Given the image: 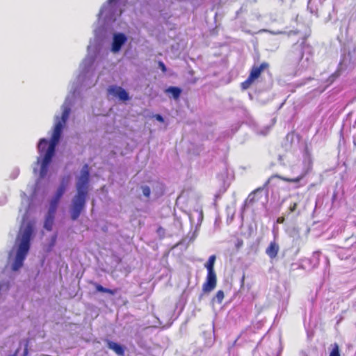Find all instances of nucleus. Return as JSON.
<instances>
[{"label": "nucleus", "instance_id": "26", "mask_svg": "<svg viewBox=\"0 0 356 356\" xmlns=\"http://www.w3.org/2000/svg\"><path fill=\"white\" fill-rule=\"evenodd\" d=\"M355 13H353L352 17H354L355 18H356V3L355 5Z\"/></svg>", "mask_w": 356, "mask_h": 356}, {"label": "nucleus", "instance_id": "8", "mask_svg": "<svg viewBox=\"0 0 356 356\" xmlns=\"http://www.w3.org/2000/svg\"><path fill=\"white\" fill-rule=\"evenodd\" d=\"M263 188L259 187L249 194L245 200L244 206L247 208L253 207L254 204L261 199V196L259 193L262 191Z\"/></svg>", "mask_w": 356, "mask_h": 356}, {"label": "nucleus", "instance_id": "19", "mask_svg": "<svg viewBox=\"0 0 356 356\" xmlns=\"http://www.w3.org/2000/svg\"><path fill=\"white\" fill-rule=\"evenodd\" d=\"M337 76H338V73H337V72H336V73H334V74H332V75L330 76V78H329V80H328V81H329V83H328L327 84H326V86L323 88V89H322V90H321V91H323V90H325V88L326 87H327L330 84H331V83L334 81V79H335Z\"/></svg>", "mask_w": 356, "mask_h": 356}, {"label": "nucleus", "instance_id": "29", "mask_svg": "<svg viewBox=\"0 0 356 356\" xmlns=\"http://www.w3.org/2000/svg\"><path fill=\"white\" fill-rule=\"evenodd\" d=\"M271 178H281V177L280 176H278V175H273L271 177Z\"/></svg>", "mask_w": 356, "mask_h": 356}, {"label": "nucleus", "instance_id": "11", "mask_svg": "<svg viewBox=\"0 0 356 356\" xmlns=\"http://www.w3.org/2000/svg\"><path fill=\"white\" fill-rule=\"evenodd\" d=\"M279 250V245L275 241H272L266 248V253L270 259H275L277 256Z\"/></svg>", "mask_w": 356, "mask_h": 356}, {"label": "nucleus", "instance_id": "4", "mask_svg": "<svg viewBox=\"0 0 356 356\" xmlns=\"http://www.w3.org/2000/svg\"><path fill=\"white\" fill-rule=\"evenodd\" d=\"M216 259V257L215 255H211L204 264V267L207 270L206 280L202 284V291L204 293H209L212 291L217 284V276L214 270Z\"/></svg>", "mask_w": 356, "mask_h": 356}, {"label": "nucleus", "instance_id": "12", "mask_svg": "<svg viewBox=\"0 0 356 356\" xmlns=\"http://www.w3.org/2000/svg\"><path fill=\"white\" fill-rule=\"evenodd\" d=\"M107 346L109 349L113 350L118 355L122 356L124 354V348L115 342L108 341Z\"/></svg>", "mask_w": 356, "mask_h": 356}, {"label": "nucleus", "instance_id": "1", "mask_svg": "<svg viewBox=\"0 0 356 356\" xmlns=\"http://www.w3.org/2000/svg\"><path fill=\"white\" fill-rule=\"evenodd\" d=\"M70 108L65 106L63 109L61 117H57L52 136L49 142L45 138H41L38 144V150L39 154L42 156V158L38 157L37 162L40 163V177L44 178L49 172V168L51 163L52 159L55 154L56 147L58 143L63 129L65 126L67 120L70 113Z\"/></svg>", "mask_w": 356, "mask_h": 356}, {"label": "nucleus", "instance_id": "18", "mask_svg": "<svg viewBox=\"0 0 356 356\" xmlns=\"http://www.w3.org/2000/svg\"><path fill=\"white\" fill-rule=\"evenodd\" d=\"M80 178H89V170H88V165H85L82 170V174L80 177Z\"/></svg>", "mask_w": 356, "mask_h": 356}, {"label": "nucleus", "instance_id": "14", "mask_svg": "<svg viewBox=\"0 0 356 356\" xmlns=\"http://www.w3.org/2000/svg\"><path fill=\"white\" fill-rule=\"evenodd\" d=\"M93 286L95 287L96 291L101 293H106L110 295H115L118 291V289H110L107 288L103 287L102 285L97 283H92Z\"/></svg>", "mask_w": 356, "mask_h": 356}, {"label": "nucleus", "instance_id": "30", "mask_svg": "<svg viewBox=\"0 0 356 356\" xmlns=\"http://www.w3.org/2000/svg\"><path fill=\"white\" fill-rule=\"evenodd\" d=\"M269 182V179L266 181V185H267Z\"/></svg>", "mask_w": 356, "mask_h": 356}, {"label": "nucleus", "instance_id": "13", "mask_svg": "<svg viewBox=\"0 0 356 356\" xmlns=\"http://www.w3.org/2000/svg\"><path fill=\"white\" fill-rule=\"evenodd\" d=\"M55 213H56L48 211L44 223V227L48 231H51L52 229Z\"/></svg>", "mask_w": 356, "mask_h": 356}, {"label": "nucleus", "instance_id": "9", "mask_svg": "<svg viewBox=\"0 0 356 356\" xmlns=\"http://www.w3.org/2000/svg\"><path fill=\"white\" fill-rule=\"evenodd\" d=\"M108 92L109 94L112 95L114 97H118L119 99L122 101H127L129 99V94L127 93V92L120 86H111L108 88Z\"/></svg>", "mask_w": 356, "mask_h": 356}, {"label": "nucleus", "instance_id": "5", "mask_svg": "<svg viewBox=\"0 0 356 356\" xmlns=\"http://www.w3.org/2000/svg\"><path fill=\"white\" fill-rule=\"evenodd\" d=\"M269 68V64L266 62L261 63L259 65H254L250 71L248 77L241 83V87L243 90L248 89L253 83L257 80L261 73Z\"/></svg>", "mask_w": 356, "mask_h": 356}, {"label": "nucleus", "instance_id": "10", "mask_svg": "<svg viewBox=\"0 0 356 356\" xmlns=\"http://www.w3.org/2000/svg\"><path fill=\"white\" fill-rule=\"evenodd\" d=\"M126 41L127 37L124 34L121 33L114 34L111 48L112 51L113 52L119 51Z\"/></svg>", "mask_w": 356, "mask_h": 356}, {"label": "nucleus", "instance_id": "24", "mask_svg": "<svg viewBox=\"0 0 356 356\" xmlns=\"http://www.w3.org/2000/svg\"><path fill=\"white\" fill-rule=\"evenodd\" d=\"M284 220H285L284 217H279L277 219V223L282 224L284 222Z\"/></svg>", "mask_w": 356, "mask_h": 356}, {"label": "nucleus", "instance_id": "31", "mask_svg": "<svg viewBox=\"0 0 356 356\" xmlns=\"http://www.w3.org/2000/svg\"><path fill=\"white\" fill-rule=\"evenodd\" d=\"M9 356H16L15 355H9Z\"/></svg>", "mask_w": 356, "mask_h": 356}, {"label": "nucleus", "instance_id": "3", "mask_svg": "<svg viewBox=\"0 0 356 356\" xmlns=\"http://www.w3.org/2000/svg\"><path fill=\"white\" fill-rule=\"evenodd\" d=\"M89 179H78L76 194L72 200L70 207L71 218L76 220L83 211L88 194Z\"/></svg>", "mask_w": 356, "mask_h": 356}, {"label": "nucleus", "instance_id": "17", "mask_svg": "<svg viewBox=\"0 0 356 356\" xmlns=\"http://www.w3.org/2000/svg\"><path fill=\"white\" fill-rule=\"evenodd\" d=\"M329 356H340L339 346L337 343L332 346V349Z\"/></svg>", "mask_w": 356, "mask_h": 356}, {"label": "nucleus", "instance_id": "7", "mask_svg": "<svg viewBox=\"0 0 356 356\" xmlns=\"http://www.w3.org/2000/svg\"><path fill=\"white\" fill-rule=\"evenodd\" d=\"M66 187L67 183H65L63 180L60 186L58 188L54 197L50 202V207L48 211L56 213L60 199L64 194L66 190Z\"/></svg>", "mask_w": 356, "mask_h": 356}, {"label": "nucleus", "instance_id": "27", "mask_svg": "<svg viewBox=\"0 0 356 356\" xmlns=\"http://www.w3.org/2000/svg\"><path fill=\"white\" fill-rule=\"evenodd\" d=\"M286 180L290 181H298L300 179H286Z\"/></svg>", "mask_w": 356, "mask_h": 356}, {"label": "nucleus", "instance_id": "28", "mask_svg": "<svg viewBox=\"0 0 356 356\" xmlns=\"http://www.w3.org/2000/svg\"><path fill=\"white\" fill-rule=\"evenodd\" d=\"M27 353H28V350H27V348H25V350H24V355H27Z\"/></svg>", "mask_w": 356, "mask_h": 356}, {"label": "nucleus", "instance_id": "15", "mask_svg": "<svg viewBox=\"0 0 356 356\" xmlns=\"http://www.w3.org/2000/svg\"><path fill=\"white\" fill-rule=\"evenodd\" d=\"M166 91L172 94L174 99H177L180 97L181 90L178 87L171 86L169 87Z\"/></svg>", "mask_w": 356, "mask_h": 356}, {"label": "nucleus", "instance_id": "6", "mask_svg": "<svg viewBox=\"0 0 356 356\" xmlns=\"http://www.w3.org/2000/svg\"><path fill=\"white\" fill-rule=\"evenodd\" d=\"M356 65V49L343 55L339 63L340 70L351 69Z\"/></svg>", "mask_w": 356, "mask_h": 356}, {"label": "nucleus", "instance_id": "22", "mask_svg": "<svg viewBox=\"0 0 356 356\" xmlns=\"http://www.w3.org/2000/svg\"><path fill=\"white\" fill-rule=\"evenodd\" d=\"M297 208V203L296 202H293V204H291L289 208V210L290 211V213L291 212H293L296 211Z\"/></svg>", "mask_w": 356, "mask_h": 356}, {"label": "nucleus", "instance_id": "16", "mask_svg": "<svg viewBox=\"0 0 356 356\" xmlns=\"http://www.w3.org/2000/svg\"><path fill=\"white\" fill-rule=\"evenodd\" d=\"M225 298V294L223 291L219 290L216 292L215 297L213 300L216 301L218 304H221L223 299Z\"/></svg>", "mask_w": 356, "mask_h": 356}, {"label": "nucleus", "instance_id": "25", "mask_svg": "<svg viewBox=\"0 0 356 356\" xmlns=\"http://www.w3.org/2000/svg\"><path fill=\"white\" fill-rule=\"evenodd\" d=\"M243 243L242 240L238 241L236 244L237 248H239L240 247H241L243 245Z\"/></svg>", "mask_w": 356, "mask_h": 356}, {"label": "nucleus", "instance_id": "2", "mask_svg": "<svg viewBox=\"0 0 356 356\" xmlns=\"http://www.w3.org/2000/svg\"><path fill=\"white\" fill-rule=\"evenodd\" d=\"M34 223L28 222L24 226L22 225L17 238L19 240L15 259L13 265V270L20 268L30 249V241L33 233Z\"/></svg>", "mask_w": 356, "mask_h": 356}, {"label": "nucleus", "instance_id": "21", "mask_svg": "<svg viewBox=\"0 0 356 356\" xmlns=\"http://www.w3.org/2000/svg\"><path fill=\"white\" fill-rule=\"evenodd\" d=\"M159 68L161 70V71L163 73H165L167 72V68L165 65V64L162 61H159L158 63Z\"/></svg>", "mask_w": 356, "mask_h": 356}, {"label": "nucleus", "instance_id": "20", "mask_svg": "<svg viewBox=\"0 0 356 356\" xmlns=\"http://www.w3.org/2000/svg\"><path fill=\"white\" fill-rule=\"evenodd\" d=\"M143 195L148 197L150 195V188L148 186H143L142 188Z\"/></svg>", "mask_w": 356, "mask_h": 356}, {"label": "nucleus", "instance_id": "23", "mask_svg": "<svg viewBox=\"0 0 356 356\" xmlns=\"http://www.w3.org/2000/svg\"><path fill=\"white\" fill-rule=\"evenodd\" d=\"M154 118H155V119L156 120H158L160 122H164L163 118L161 115H159V114H156L154 115Z\"/></svg>", "mask_w": 356, "mask_h": 356}]
</instances>
